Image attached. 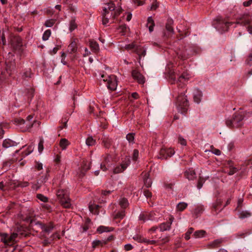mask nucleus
<instances>
[{"label":"nucleus","mask_w":252,"mask_h":252,"mask_svg":"<svg viewBox=\"0 0 252 252\" xmlns=\"http://www.w3.org/2000/svg\"><path fill=\"white\" fill-rule=\"evenodd\" d=\"M122 12V8H116L115 5L113 2L105 4L102 12V24L106 25L110 20L112 21L111 23H115V19Z\"/></svg>","instance_id":"obj_1"},{"label":"nucleus","mask_w":252,"mask_h":252,"mask_svg":"<svg viewBox=\"0 0 252 252\" xmlns=\"http://www.w3.org/2000/svg\"><path fill=\"white\" fill-rule=\"evenodd\" d=\"M176 103L178 110L181 113H185L187 111L189 107V102L184 92H181L178 96Z\"/></svg>","instance_id":"obj_2"},{"label":"nucleus","mask_w":252,"mask_h":252,"mask_svg":"<svg viewBox=\"0 0 252 252\" xmlns=\"http://www.w3.org/2000/svg\"><path fill=\"white\" fill-rule=\"evenodd\" d=\"M57 196L61 205L64 208H69L71 206L68 192L67 190L61 189L57 192Z\"/></svg>","instance_id":"obj_3"},{"label":"nucleus","mask_w":252,"mask_h":252,"mask_svg":"<svg viewBox=\"0 0 252 252\" xmlns=\"http://www.w3.org/2000/svg\"><path fill=\"white\" fill-rule=\"evenodd\" d=\"M31 226L34 230L37 228H40L42 231V236L44 237H46V234H49L54 228V226L52 222H50L47 224H43L39 222H37L33 224L32 223Z\"/></svg>","instance_id":"obj_4"},{"label":"nucleus","mask_w":252,"mask_h":252,"mask_svg":"<svg viewBox=\"0 0 252 252\" xmlns=\"http://www.w3.org/2000/svg\"><path fill=\"white\" fill-rule=\"evenodd\" d=\"M232 24V23L226 21L221 17H217L214 24L217 29L222 32L227 31L229 26Z\"/></svg>","instance_id":"obj_5"},{"label":"nucleus","mask_w":252,"mask_h":252,"mask_svg":"<svg viewBox=\"0 0 252 252\" xmlns=\"http://www.w3.org/2000/svg\"><path fill=\"white\" fill-rule=\"evenodd\" d=\"M100 79V80L102 79L104 82H107V86L109 89L112 91L116 89L117 83L115 76L112 75L105 77L104 75H101Z\"/></svg>","instance_id":"obj_6"},{"label":"nucleus","mask_w":252,"mask_h":252,"mask_svg":"<svg viewBox=\"0 0 252 252\" xmlns=\"http://www.w3.org/2000/svg\"><path fill=\"white\" fill-rule=\"evenodd\" d=\"M252 22L251 16L249 13H245L237 18L236 23L241 25H248Z\"/></svg>","instance_id":"obj_7"},{"label":"nucleus","mask_w":252,"mask_h":252,"mask_svg":"<svg viewBox=\"0 0 252 252\" xmlns=\"http://www.w3.org/2000/svg\"><path fill=\"white\" fill-rule=\"evenodd\" d=\"M90 168V163L86 160H83L80 168H79L77 172V175L79 178L83 177L86 172Z\"/></svg>","instance_id":"obj_8"},{"label":"nucleus","mask_w":252,"mask_h":252,"mask_svg":"<svg viewBox=\"0 0 252 252\" xmlns=\"http://www.w3.org/2000/svg\"><path fill=\"white\" fill-rule=\"evenodd\" d=\"M112 158L109 154H106L103 158V161L100 164L101 169L105 171L108 169V167L111 164Z\"/></svg>","instance_id":"obj_9"},{"label":"nucleus","mask_w":252,"mask_h":252,"mask_svg":"<svg viewBox=\"0 0 252 252\" xmlns=\"http://www.w3.org/2000/svg\"><path fill=\"white\" fill-rule=\"evenodd\" d=\"M244 116L242 113H235L233 116V125L235 127H239L243 125Z\"/></svg>","instance_id":"obj_10"},{"label":"nucleus","mask_w":252,"mask_h":252,"mask_svg":"<svg viewBox=\"0 0 252 252\" xmlns=\"http://www.w3.org/2000/svg\"><path fill=\"white\" fill-rule=\"evenodd\" d=\"M11 43L14 49L19 50L22 46V39L18 36L14 37L11 39Z\"/></svg>","instance_id":"obj_11"},{"label":"nucleus","mask_w":252,"mask_h":252,"mask_svg":"<svg viewBox=\"0 0 252 252\" xmlns=\"http://www.w3.org/2000/svg\"><path fill=\"white\" fill-rule=\"evenodd\" d=\"M131 74L132 77L139 84H143L145 83L144 76L137 70H132Z\"/></svg>","instance_id":"obj_12"},{"label":"nucleus","mask_w":252,"mask_h":252,"mask_svg":"<svg viewBox=\"0 0 252 252\" xmlns=\"http://www.w3.org/2000/svg\"><path fill=\"white\" fill-rule=\"evenodd\" d=\"M174 217L171 216L169 219L168 221L161 223L159 225V228L160 231H164L169 230L171 228V225L172 223Z\"/></svg>","instance_id":"obj_13"},{"label":"nucleus","mask_w":252,"mask_h":252,"mask_svg":"<svg viewBox=\"0 0 252 252\" xmlns=\"http://www.w3.org/2000/svg\"><path fill=\"white\" fill-rule=\"evenodd\" d=\"M133 239L138 242L140 243H145L147 244L154 245L156 243V241L155 240H150L146 238H143L141 235H136L133 237Z\"/></svg>","instance_id":"obj_14"},{"label":"nucleus","mask_w":252,"mask_h":252,"mask_svg":"<svg viewBox=\"0 0 252 252\" xmlns=\"http://www.w3.org/2000/svg\"><path fill=\"white\" fill-rule=\"evenodd\" d=\"M1 241L6 245H12L14 242L13 239L11 238V235L9 236L6 233L1 234Z\"/></svg>","instance_id":"obj_15"},{"label":"nucleus","mask_w":252,"mask_h":252,"mask_svg":"<svg viewBox=\"0 0 252 252\" xmlns=\"http://www.w3.org/2000/svg\"><path fill=\"white\" fill-rule=\"evenodd\" d=\"M173 21L172 20L168 21L165 26V29L167 31L168 33L166 34L164 33V36L169 37L170 35L174 33V29L172 26Z\"/></svg>","instance_id":"obj_16"},{"label":"nucleus","mask_w":252,"mask_h":252,"mask_svg":"<svg viewBox=\"0 0 252 252\" xmlns=\"http://www.w3.org/2000/svg\"><path fill=\"white\" fill-rule=\"evenodd\" d=\"M154 215L155 214L154 213L141 214L139 216V219L140 220H143V221H145L148 220H154Z\"/></svg>","instance_id":"obj_17"},{"label":"nucleus","mask_w":252,"mask_h":252,"mask_svg":"<svg viewBox=\"0 0 252 252\" xmlns=\"http://www.w3.org/2000/svg\"><path fill=\"white\" fill-rule=\"evenodd\" d=\"M17 145V143L9 139H6L3 141L2 147L4 148H8L10 147H15Z\"/></svg>","instance_id":"obj_18"},{"label":"nucleus","mask_w":252,"mask_h":252,"mask_svg":"<svg viewBox=\"0 0 252 252\" xmlns=\"http://www.w3.org/2000/svg\"><path fill=\"white\" fill-rule=\"evenodd\" d=\"M185 176L189 180H193L195 178V172L192 169H189L185 172Z\"/></svg>","instance_id":"obj_19"},{"label":"nucleus","mask_w":252,"mask_h":252,"mask_svg":"<svg viewBox=\"0 0 252 252\" xmlns=\"http://www.w3.org/2000/svg\"><path fill=\"white\" fill-rule=\"evenodd\" d=\"M127 167L126 163H122L120 165L117 166L113 169L114 174H118L123 172Z\"/></svg>","instance_id":"obj_20"},{"label":"nucleus","mask_w":252,"mask_h":252,"mask_svg":"<svg viewBox=\"0 0 252 252\" xmlns=\"http://www.w3.org/2000/svg\"><path fill=\"white\" fill-rule=\"evenodd\" d=\"M176 54L179 58L183 60H186L189 57V55L187 53L186 50L183 49H178L176 51Z\"/></svg>","instance_id":"obj_21"},{"label":"nucleus","mask_w":252,"mask_h":252,"mask_svg":"<svg viewBox=\"0 0 252 252\" xmlns=\"http://www.w3.org/2000/svg\"><path fill=\"white\" fill-rule=\"evenodd\" d=\"M77 43L74 39L71 41L70 44L68 45L67 48V52L70 53L72 54L73 53H75L77 51Z\"/></svg>","instance_id":"obj_22"},{"label":"nucleus","mask_w":252,"mask_h":252,"mask_svg":"<svg viewBox=\"0 0 252 252\" xmlns=\"http://www.w3.org/2000/svg\"><path fill=\"white\" fill-rule=\"evenodd\" d=\"M150 174L149 173H145L143 175V180L145 186L149 188L152 185V181L149 178Z\"/></svg>","instance_id":"obj_23"},{"label":"nucleus","mask_w":252,"mask_h":252,"mask_svg":"<svg viewBox=\"0 0 252 252\" xmlns=\"http://www.w3.org/2000/svg\"><path fill=\"white\" fill-rule=\"evenodd\" d=\"M147 26L149 28V31L150 32H152L154 30L155 26V22L152 17H149L147 19Z\"/></svg>","instance_id":"obj_24"},{"label":"nucleus","mask_w":252,"mask_h":252,"mask_svg":"<svg viewBox=\"0 0 252 252\" xmlns=\"http://www.w3.org/2000/svg\"><path fill=\"white\" fill-rule=\"evenodd\" d=\"M106 244V241L103 240H94L92 242V248L95 249L97 247L101 246Z\"/></svg>","instance_id":"obj_25"},{"label":"nucleus","mask_w":252,"mask_h":252,"mask_svg":"<svg viewBox=\"0 0 252 252\" xmlns=\"http://www.w3.org/2000/svg\"><path fill=\"white\" fill-rule=\"evenodd\" d=\"M90 46L91 49L95 52H97L99 49L98 44L93 40H90Z\"/></svg>","instance_id":"obj_26"},{"label":"nucleus","mask_w":252,"mask_h":252,"mask_svg":"<svg viewBox=\"0 0 252 252\" xmlns=\"http://www.w3.org/2000/svg\"><path fill=\"white\" fill-rule=\"evenodd\" d=\"M119 204L121 207L125 209L128 207L129 203L126 198L123 197L120 199Z\"/></svg>","instance_id":"obj_27"},{"label":"nucleus","mask_w":252,"mask_h":252,"mask_svg":"<svg viewBox=\"0 0 252 252\" xmlns=\"http://www.w3.org/2000/svg\"><path fill=\"white\" fill-rule=\"evenodd\" d=\"M158 158L161 159H166L167 158L166 148H162L160 150L159 155L158 156Z\"/></svg>","instance_id":"obj_28"},{"label":"nucleus","mask_w":252,"mask_h":252,"mask_svg":"<svg viewBox=\"0 0 252 252\" xmlns=\"http://www.w3.org/2000/svg\"><path fill=\"white\" fill-rule=\"evenodd\" d=\"M69 141L65 138H62L60 142V146L63 150L66 149V147L69 145Z\"/></svg>","instance_id":"obj_29"},{"label":"nucleus","mask_w":252,"mask_h":252,"mask_svg":"<svg viewBox=\"0 0 252 252\" xmlns=\"http://www.w3.org/2000/svg\"><path fill=\"white\" fill-rule=\"evenodd\" d=\"M89 210L90 212L94 214H98V209L99 208V206L98 205H89Z\"/></svg>","instance_id":"obj_30"},{"label":"nucleus","mask_w":252,"mask_h":252,"mask_svg":"<svg viewBox=\"0 0 252 252\" xmlns=\"http://www.w3.org/2000/svg\"><path fill=\"white\" fill-rule=\"evenodd\" d=\"M33 118V115H30L27 117L26 121V127L28 129L31 128L33 125L35 123V121H34L33 123H30V121L32 120Z\"/></svg>","instance_id":"obj_31"},{"label":"nucleus","mask_w":252,"mask_h":252,"mask_svg":"<svg viewBox=\"0 0 252 252\" xmlns=\"http://www.w3.org/2000/svg\"><path fill=\"white\" fill-rule=\"evenodd\" d=\"M113 230V228H112L111 227L110 228V227L104 226H100L97 229V231L99 233H102L104 232H110L111 231H112Z\"/></svg>","instance_id":"obj_32"},{"label":"nucleus","mask_w":252,"mask_h":252,"mask_svg":"<svg viewBox=\"0 0 252 252\" xmlns=\"http://www.w3.org/2000/svg\"><path fill=\"white\" fill-rule=\"evenodd\" d=\"M143 49H144V48L143 47H142L141 46H135V48L134 51V52L135 53H136L139 56V63H140V65H141L140 61L141 59V53L142 52V51Z\"/></svg>","instance_id":"obj_33"},{"label":"nucleus","mask_w":252,"mask_h":252,"mask_svg":"<svg viewBox=\"0 0 252 252\" xmlns=\"http://www.w3.org/2000/svg\"><path fill=\"white\" fill-rule=\"evenodd\" d=\"M118 30H119V32H121L122 35H125L129 30V29L126 24H124L120 26Z\"/></svg>","instance_id":"obj_34"},{"label":"nucleus","mask_w":252,"mask_h":252,"mask_svg":"<svg viewBox=\"0 0 252 252\" xmlns=\"http://www.w3.org/2000/svg\"><path fill=\"white\" fill-rule=\"evenodd\" d=\"M206 234V231L203 230H200L195 231L194 234L193 236L195 238H200L204 237Z\"/></svg>","instance_id":"obj_35"},{"label":"nucleus","mask_w":252,"mask_h":252,"mask_svg":"<svg viewBox=\"0 0 252 252\" xmlns=\"http://www.w3.org/2000/svg\"><path fill=\"white\" fill-rule=\"evenodd\" d=\"M222 240L221 239H216L214 241L212 242L209 244V246L211 247L212 248L218 247L220 243H221Z\"/></svg>","instance_id":"obj_36"},{"label":"nucleus","mask_w":252,"mask_h":252,"mask_svg":"<svg viewBox=\"0 0 252 252\" xmlns=\"http://www.w3.org/2000/svg\"><path fill=\"white\" fill-rule=\"evenodd\" d=\"M77 28V25L75 23V19L74 17L72 18L69 24V30L72 32Z\"/></svg>","instance_id":"obj_37"},{"label":"nucleus","mask_w":252,"mask_h":252,"mask_svg":"<svg viewBox=\"0 0 252 252\" xmlns=\"http://www.w3.org/2000/svg\"><path fill=\"white\" fill-rule=\"evenodd\" d=\"M251 216V213L248 211H242L239 214V218L241 219L248 218Z\"/></svg>","instance_id":"obj_38"},{"label":"nucleus","mask_w":252,"mask_h":252,"mask_svg":"<svg viewBox=\"0 0 252 252\" xmlns=\"http://www.w3.org/2000/svg\"><path fill=\"white\" fill-rule=\"evenodd\" d=\"M201 96L202 93L200 91H197L196 94L194 95V101L197 103H199L201 101Z\"/></svg>","instance_id":"obj_39"},{"label":"nucleus","mask_w":252,"mask_h":252,"mask_svg":"<svg viewBox=\"0 0 252 252\" xmlns=\"http://www.w3.org/2000/svg\"><path fill=\"white\" fill-rule=\"evenodd\" d=\"M188 204L185 202H180L177 206V209L179 211H182L187 207Z\"/></svg>","instance_id":"obj_40"},{"label":"nucleus","mask_w":252,"mask_h":252,"mask_svg":"<svg viewBox=\"0 0 252 252\" xmlns=\"http://www.w3.org/2000/svg\"><path fill=\"white\" fill-rule=\"evenodd\" d=\"M102 142L106 148H109L111 145V140L107 137H104L102 139Z\"/></svg>","instance_id":"obj_41"},{"label":"nucleus","mask_w":252,"mask_h":252,"mask_svg":"<svg viewBox=\"0 0 252 252\" xmlns=\"http://www.w3.org/2000/svg\"><path fill=\"white\" fill-rule=\"evenodd\" d=\"M126 139L128 141L129 143H134V133H130L127 134L126 136Z\"/></svg>","instance_id":"obj_42"},{"label":"nucleus","mask_w":252,"mask_h":252,"mask_svg":"<svg viewBox=\"0 0 252 252\" xmlns=\"http://www.w3.org/2000/svg\"><path fill=\"white\" fill-rule=\"evenodd\" d=\"M56 20L55 19H49L47 20L44 24V25L46 27H51L55 23Z\"/></svg>","instance_id":"obj_43"},{"label":"nucleus","mask_w":252,"mask_h":252,"mask_svg":"<svg viewBox=\"0 0 252 252\" xmlns=\"http://www.w3.org/2000/svg\"><path fill=\"white\" fill-rule=\"evenodd\" d=\"M86 144L88 146H93L94 145L95 143V140H94L92 137H89L86 141Z\"/></svg>","instance_id":"obj_44"},{"label":"nucleus","mask_w":252,"mask_h":252,"mask_svg":"<svg viewBox=\"0 0 252 252\" xmlns=\"http://www.w3.org/2000/svg\"><path fill=\"white\" fill-rule=\"evenodd\" d=\"M51 31L50 30H46L43 33L42 39L43 40H47L51 35Z\"/></svg>","instance_id":"obj_45"},{"label":"nucleus","mask_w":252,"mask_h":252,"mask_svg":"<svg viewBox=\"0 0 252 252\" xmlns=\"http://www.w3.org/2000/svg\"><path fill=\"white\" fill-rule=\"evenodd\" d=\"M37 198L43 202H47L48 199L47 197L41 194H37L36 195Z\"/></svg>","instance_id":"obj_46"},{"label":"nucleus","mask_w":252,"mask_h":252,"mask_svg":"<svg viewBox=\"0 0 252 252\" xmlns=\"http://www.w3.org/2000/svg\"><path fill=\"white\" fill-rule=\"evenodd\" d=\"M44 140L42 138H40L39 142L38 143V149L39 153H41L44 149L43 147Z\"/></svg>","instance_id":"obj_47"},{"label":"nucleus","mask_w":252,"mask_h":252,"mask_svg":"<svg viewBox=\"0 0 252 252\" xmlns=\"http://www.w3.org/2000/svg\"><path fill=\"white\" fill-rule=\"evenodd\" d=\"M193 231V228L192 227H190L188 229L185 236L186 240H188L190 238V235L192 233Z\"/></svg>","instance_id":"obj_48"},{"label":"nucleus","mask_w":252,"mask_h":252,"mask_svg":"<svg viewBox=\"0 0 252 252\" xmlns=\"http://www.w3.org/2000/svg\"><path fill=\"white\" fill-rule=\"evenodd\" d=\"M178 142L183 146L187 145L186 140L181 135H179L178 137Z\"/></svg>","instance_id":"obj_49"},{"label":"nucleus","mask_w":252,"mask_h":252,"mask_svg":"<svg viewBox=\"0 0 252 252\" xmlns=\"http://www.w3.org/2000/svg\"><path fill=\"white\" fill-rule=\"evenodd\" d=\"M226 125L229 127H235L233 125V118L231 119H228L226 121Z\"/></svg>","instance_id":"obj_50"},{"label":"nucleus","mask_w":252,"mask_h":252,"mask_svg":"<svg viewBox=\"0 0 252 252\" xmlns=\"http://www.w3.org/2000/svg\"><path fill=\"white\" fill-rule=\"evenodd\" d=\"M125 216V211H121L120 212L118 213L115 216V219H123Z\"/></svg>","instance_id":"obj_51"},{"label":"nucleus","mask_w":252,"mask_h":252,"mask_svg":"<svg viewBox=\"0 0 252 252\" xmlns=\"http://www.w3.org/2000/svg\"><path fill=\"white\" fill-rule=\"evenodd\" d=\"M204 182H205V181L203 178H201V177L199 178V179L198 181V183H197V188L198 189H200L202 188Z\"/></svg>","instance_id":"obj_52"},{"label":"nucleus","mask_w":252,"mask_h":252,"mask_svg":"<svg viewBox=\"0 0 252 252\" xmlns=\"http://www.w3.org/2000/svg\"><path fill=\"white\" fill-rule=\"evenodd\" d=\"M212 152L216 155L219 156L221 154V152L220 150L215 149L213 146H211Z\"/></svg>","instance_id":"obj_53"},{"label":"nucleus","mask_w":252,"mask_h":252,"mask_svg":"<svg viewBox=\"0 0 252 252\" xmlns=\"http://www.w3.org/2000/svg\"><path fill=\"white\" fill-rule=\"evenodd\" d=\"M167 156L168 157H171L175 153V151L172 148L166 149Z\"/></svg>","instance_id":"obj_54"},{"label":"nucleus","mask_w":252,"mask_h":252,"mask_svg":"<svg viewBox=\"0 0 252 252\" xmlns=\"http://www.w3.org/2000/svg\"><path fill=\"white\" fill-rule=\"evenodd\" d=\"M238 171V169L236 167H230L228 174L229 175H232Z\"/></svg>","instance_id":"obj_55"},{"label":"nucleus","mask_w":252,"mask_h":252,"mask_svg":"<svg viewBox=\"0 0 252 252\" xmlns=\"http://www.w3.org/2000/svg\"><path fill=\"white\" fill-rule=\"evenodd\" d=\"M203 211V207L201 206L197 207L194 210V214L197 216Z\"/></svg>","instance_id":"obj_56"},{"label":"nucleus","mask_w":252,"mask_h":252,"mask_svg":"<svg viewBox=\"0 0 252 252\" xmlns=\"http://www.w3.org/2000/svg\"><path fill=\"white\" fill-rule=\"evenodd\" d=\"M32 146L30 145L28 147L27 151L25 152V156H28L33 151Z\"/></svg>","instance_id":"obj_57"},{"label":"nucleus","mask_w":252,"mask_h":252,"mask_svg":"<svg viewBox=\"0 0 252 252\" xmlns=\"http://www.w3.org/2000/svg\"><path fill=\"white\" fill-rule=\"evenodd\" d=\"M138 154H139V152L137 150H136V149L134 150L133 153V157H132L133 159L134 160H136L138 158Z\"/></svg>","instance_id":"obj_58"},{"label":"nucleus","mask_w":252,"mask_h":252,"mask_svg":"<svg viewBox=\"0 0 252 252\" xmlns=\"http://www.w3.org/2000/svg\"><path fill=\"white\" fill-rule=\"evenodd\" d=\"M135 46H136L133 43H131L129 44L126 45L125 46V48L126 50H130L132 49H134L135 48Z\"/></svg>","instance_id":"obj_59"},{"label":"nucleus","mask_w":252,"mask_h":252,"mask_svg":"<svg viewBox=\"0 0 252 252\" xmlns=\"http://www.w3.org/2000/svg\"><path fill=\"white\" fill-rule=\"evenodd\" d=\"M15 122L16 123H17L19 125H26V121L24 120L23 119H17L15 120Z\"/></svg>","instance_id":"obj_60"},{"label":"nucleus","mask_w":252,"mask_h":252,"mask_svg":"<svg viewBox=\"0 0 252 252\" xmlns=\"http://www.w3.org/2000/svg\"><path fill=\"white\" fill-rule=\"evenodd\" d=\"M144 195L147 198H149L152 196V193L148 189H145L144 190Z\"/></svg>","instance_id":"obj_61"},{"label":"nucleus","mask_w":252,"mask_h":252,"mask_svg":"<svg viewBox=\"0 0 252 252\" xmlns=\"http://www.w3.org/2000/svg\"><path fill=\"white\" fill-rule=\"evenodd\" d=\"M67 122V120H66V119H65L64 122H63V125L60 126H59L58 128L60 130H62L63 128L66 127V126H67V124H66Z\"/></svg>","instance_id":"obj_62"},{"label":"nucleus","mask_w":252,"mask_h":252,"mask_svg":"<svg viewBox=\"0 0 252 252\" xmlns=\"http://www.w3.org/2000/svg\"><path fill=\"white\" fill-rule=\"evenodd\" d=\"M29 185V183L28 182H20L18 184V186L21 187H26Z\"/></svg>","instance_id":"obj_63"},{"label":"nucleus","mask_w":252,"mask_h":252,"mask_svg":"<svg viewBox=\"0 0 252 252\" xmlns=\"http://www.w3.org/2000/svg\"><path fill=\"white\" fill-rule=\"evenodd\" d=\"M31 72L30 71H27L25 72L23 74V77L24 78H29L31 77Z\"/></svg>","instance_id":"obj_64"}]
</instances>
